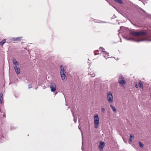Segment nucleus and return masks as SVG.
Returning <instances> with one entry per match:
<instances>
[{
    "instance_id": "1",
    "label": "nucleus",
    "mask_w": 151,
    "mask_h": 151,
    "mask_svg": "<svg viewBox=\"0 0 151 151\" xmlns=\"http://www.w3.org/2000/svg\"><path fill=\"white\" fill-rule=\"evenodd\" d=\"M130 34L132 36L138 37H143L147 35V32L143 31H139L138 32L133 31L131 32Z\"/></svg>"
},
{
    "instance_id": "2",
    "label": "nucleus",
    "mask_w": 151,
    "mask_h": 151,
    "mask_svg": "<svg viewBox=\"0 0 151 151\" xmlns=\"http://www.w3.org/2000/svg\"><path fill=\"white\" fill-rule=\"evenodd\" d=\"M99 122V118L98 115L97 114H95L94 123L95 128H98Z\"/></svg>"
},
{
    "instance_id": "3",
    "label": "nucleus",
    "mask_w": 151,
    "mask_h": 151,
    "mask_svg": "<svg viewBox=\"0 0 151 151\" xmlns=\"http://www.w3.org/2000/svg\"><path fill=\"white\" fill-rule=\"evenodd\" d=\"M113 97L112 93L109 91L107 93V100L109 103H112L113 101Z\"/></svg>"
},
{
    "instance_id": "4",
    "label": "nucleus",
    "mask_w": 151,
    "mask_h": 151,
    "mask_svg": "<svg viewBox=\"0 0 151 151\" xmlns=\"http://www.w3.org/2000/svg\"><path fill=\"white\" fill-rule=\"evenodd\" d=\"M119 83L122 85H124L126 83V82L124 80V78L122 76L120 75L119 76V78L118 81Z\"/></svg>"
},
{
    "instance_id": "5",
    "label": "nucleus",
    "mask_w": 151,
    "mask_h": 151,
    "mask_svg": "<svg viewBox=\"0 0 151 151\" xmlns=\"http://www.w3.org/2000/svg\"><path fill=\"white\" fill-rule=\"evenodd\" d=\"M51 90L52 92H54L56 89V86L54 83H52L50 86Z\"/></svg>"
},
{
    "instance_id": "6",
    "label": "nucleus",
    "mask_w": 151,
    "mask_h": 151,
    "mask_svg": "<svg viewBox=\"0 0 151 151\" xmlns=\"http://www.w3.org/2000/svg\"><path fill=\"white\" fill-rule=\"evenodd\" d=\"M105 146V143L104 142L101 141L100 142V144L99 146V147L101 151L103 150V149Z\"/></svg>"
},
{
    "instance_id": "7",
    "label": "nucleus",
    "mask_w": 151,
    "mask_h": 151,
    "mask_svg": "<svg viewBox=\"0 0 151 151\" xmlns=\"http://www.w3.org/2000/svg\"><path fill=\"white\" fill-rule=\"evenodd\" d=\"M66 73H60L62 79L63 81H65L66 80V77L65 75Z\"/></svg>"
},
{
    "instance_id": "8",
    "label": "nucleus",
    "mask_w": 151,
    "mask_h": 151,
    "mask_svg": "<svg viewBox=\"0 0 151 151\" xmlns=\"http://www.w3.org/2000/svg\"><path fill=\"white\" fill-rule=\"evenodd\" d=\"M60 73H66V67L65 66H64L63 65H61L60 66Z\"/></svg>"
},
{
    "instance_id": "9",
    "label": "nucleus",
    "mask_w": 151,
    "mask_h": 151,
    "mask_svg": "<svg viewBox=\"0 0 151 151\" xmlns=\"http://www.w3.org/2000/svg\"><path fill=\"white\" fill-rule=\"evenodd\" d=\"M14 69L16 73L17 74H19L20 73V69L19 66H15Z\"/></svg>"
},
{
    "instance_id": "10",
    "label": "nucleus",
    "mask_w": 151,
    "mask_h": 151,
    "mask_svg": "<svg viewBox=\"0 0 151 151\" xmlns=\"http://www.w3.org/2000/svg\"><path fill=\"white\" fill-rule=\"evenodd\" d=\"M22 37H17L14 38L13 39V40L14 41H18L21 40H22Z\"/></svg>"
},
{
    "instance_id": "11",
    "label": "nucleus",
    "mask_w": 151,
    "mask_h": 151,
    "mask_svg": "<svg viewBox=\"0 0 151 151\" xmlns=\"http://www.w3.org/2000/svg\"><path fill=\"white\" fill-rule=\"evenodd\" d=\"M99 50L101 51L104 53L106 54L107 55L109 53L107 52L105 50V49L103 47H100L99 48Z\"/></svg>"
},
{
    "instance_id": "12",
    "label": "nucleus",
    "mask_w": 151,
    "mask_h": 151,
    "mask_svg": "<svg viewBox=\"0 0 151 151\" xmlns=\"http://www.w3.org/2000/svg\"><path fill=\"white\" fill-rule=\"evenodd\" d=\"M134 135L133 134H130L129 136V141L130 142H132V139H133L134 138Z\"/></svg>"
},
{
    "instance_id": "13",
    "label": "nucleus",
    "mask_w": 151,
    "mask_h": 151,
    "mask_svg": "<svg viewBox=\"0 0 151 151\" xmlns=\"http://www.w3.org/2000/svg\"><path fill=\"white\" fill-rule=\"evenodd\" d=\"M110 106L114 111L116 112V109L114 106H113V105H112L111 104L110 105Z\"/></svg>"
},
{
    "instance_id": "14",
    "label": "nucleus",
    "mask_w": 151,
    "mask_h": 151,
    "mask_svg": "<svg viewBox=\"0 0 151 151\" xmlns=\"http://www.w3.org/2000/svg\"><path fill=\"white\" fill-rule=\"evenodd\" d=\"M6 41V40H3L2 41L0 42V45H1V46H2L3 45L5 42Z\"/></svg>"
},
{
    "instance_id": "15",
    "label": "nucleus",
    "mask_w": 151,
    "mask_h": 151,
    "mask_svg": "<svg viewBox=\"0 0 151 151\" xmlns=\"http://www.w3.org/2000/svg\"><path fill=\"white\" fill-rule=\"evenodd\" d=\"M139 86L140 88H142L143 85L142 82L141 81H140L139 83Z\"/></svg>"
},
{
    "instance_id": "16",
    "label": "nucleus",
    "mask_w": 151,
    "mask_h": 151,
    "mask_svg": "<svg viewBox=\"0 0 151 151\" xmlns=\"http://www.w3.org/2000/svg\"><path fill=\"white\" fill-rule=\"evenodd\" d=\"M139 146L141 148H143L144 147V145L142 143L140 142H139Z\"/></svg>"
},
{
    "instance_id": "17",
    "label": "nucleus",
    "mask_w": 151,
    "mask_h": 151,
    "mask_svg": "<svg viewBox=\"0 0 151 151\" xmlns=\"http://www.w3.org/2000/svg\"><path fill=\"white\" fill-rule=\"evenodd\" d=\"M15 65V66H19V64L17 62H15V63H13Z\"/></svg>"
},
{
    "instance_id": "18",
    "label": "nucleus",
    "mask_w": 151,
    "mask_h": 151,
    "mask_svg": "<svg viewBox=\"0 0 151 151\" xmlns=\"http://www.w3.org/2000/svg\"><path fill=\"white\" fill-rule=\"evenodd\" d=\"M0 99H3V94L2 93H0Z\"/></svg>"
},
{
    "instance_id": "19",
    "label": "nucleus",
    "mask_w": 151,
    "mask_h": 151,
    "mask_svg": "<svg viewBox=\"0 0 151 151\" xmlns=\"http://www.w3.org/2000/svg\"><path fill=\"white\" fill-rule=\"evenodd\" d=\"M12 61H13V63H15V62H17L16 59L15 58H13Z\"/></svg>"
},
{
    "instance_id": "20",
    "label": "nucleus",
    "mask_w": 151,
    "mask_h": 151,
    "mask_svg": "<svg viewBox=\"0 0 151 151\" xmlns=\"http://www.w3.org/2000/svg\"><path fill=\"white\" fill-rule=\"evenodd\" d=\"M88 74L89 75H91V74L89 73ZM92 76H91L92 77H94L95 76V74H92Z\"/></svg>"
},
{
    "instance_id": "21",
    "label": "nucleus",
    "mask_w": 151,
    "mask_h": 151,
    "mask_svg": "<svg viewBox=\"0 0 151 151\" xmlns=\"http://www.w3.org/2000/svg\"><path fill=\"white\" fill-rule=\"evenodd\" d=\"M101 111L103 112H104L105 111V109L104 108H101Z\"/></svg>"
},
{
    "instance_id": "22",
    "label": "nucleus",
    "mask_w": 151,
    "mask_h": 151,
    "mask_svg": "<svg viewBox=\"0 0 151 151\" xmlns=\"http://www.w3.org/2000/svg\"><path fill=\"white\" fill-rule=\"evenodd\" d=\"M29 88H31L32 87V86L31 85H29L28 86Z\"/></svg>"
},
{
    "instance_id": "23",
    "label": "nucleus",
    "mask_w": 151,
    "mask_h": 151,
    "mask_svg": "<svg viewBox=\"0 0 151 151\" xmlns=\"http://www.w3.org/2000/svg\"><path fill=\"white\" fill-rule=\"evenodd\" d=\"M3 99H0V103L1 104L2 102Z\"/></svg>"
},
{
    "instance_id": "24",
    "label": "nucleus",
    "mask_w": 151,
    "mask_h": 151,
    "mask_svg": "<svg viewBox=\"0 0 151 151\" xmlns=\"http://www.w3.org/2000/svg\"><path fill=\"white\" fill-rule=\"evenodd\" d=\"M135 87H136V88H138V85H137V84H136V85H135Z\"/></svg>"
}]
</instances>
